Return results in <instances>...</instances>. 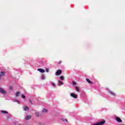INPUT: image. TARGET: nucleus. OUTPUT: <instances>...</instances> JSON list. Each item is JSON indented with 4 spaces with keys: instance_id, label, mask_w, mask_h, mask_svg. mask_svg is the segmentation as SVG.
<instances>
[{
    "instance_id": "obj_26",
    "label": "nucleus",
    "mask_w": 125,
    "mask_h": 125,
    "mask_svg": "<svg viewBox=\"0 0 125 125\" xmlns=\"http://www.w3.org/2000/svg\"><path fill=\"white\" fill-rule=\"evenodd\" d=\"M72 83H73V84L75 85V84H76V82H73Z\"/></svg>"
},
{
    "instance_id": "obj_25",
    "label": "nucleus",
    "mask_w": 125,
    "mask_h": 125,
    "mask_svg": "<svg viewBox=\"0 0 125 125\" xmlns=\"http://www.w3.org/2000/svg\"><path fill=\"white\" fill-rule=\"evenodd\" d=\"M9 89H11V90H12L13 89V87L12 86H11V87H10Z\"/></svg>"
},
{
    "instance_id": "obj_11",
    "label": "nucleus",
    "mask_w": 125,
    "mask_h": 125,
    "mask_svg": "<svg viewBox=\"0 0 125 125\" xmlns=\"http://www.w3.org/2000/svg\"><path fill=\"white\" fill-rule=\"evenodd\" d=\"M86 82H87V83H90V84H91L92 83H91V82L90 81V80H89V79H86Z\"/></svg>"
},
{
    "instance_id": "obj_5",
    "label": "nucleus",
    "mask_w": 125,
    "mask_h": 125,
    "mask_svg": "<svg viewBox=\"0 0 125 125\" xmlns=\"http://www.w3.org/2000/svg\"><path fill=\"white\" fill-rule=\"evenodd\" d=\"M116 120L117 121V122H118V123H122V122H123V121L122 120V119H121L119 117H116Z\"/></svg>"
},
{
    "instance_id": "obj_8",
    "label": "nucleus",
    "mask_w": 125,
    "mask_h": 125,
    "mask_svg": "<svg viewBox=\"0 0 125 125\" xmlns=\"http://www.w3.org/2000/svg\"><path fill=\"white\" fill-rule=\"evenodd\" d=\"M31 118H32V116L31 115H27L26 117L25 118V120H30Z\"/></svg>"
},
{
    "instance_id": "obj_9",
    "label": "nucleus",
    "mask_w": 125,
    "mask_h": 125,
    "mask_svg": "<svg viewBox=\"0 0 125 125\" xmlns=\"http://www.w3.org/2000/svg\"><path fill=\"white\" fill-rule=\"evenodd\" d=\"M4 75H5V73H4V72L2 71V72H0V80L1 79L0 77H1V76H4Z\"/></svg>"
},
{
    "instance_id": "obj_17",
    "label": "nucleus",
    "mask_w": 125,
    "mask_h": 125,
    "mask_svg": "<svg viewBox=\"0 0 125 125\" xmlns=\"http://www.w3.org/2000/svg\"><path fill=\"white\" fill-rule=\"evenodd\" d=\"M35 115L37 117H40V113L39 112H36Z\"/></svg>"
},
{
    "instance_id": "obj_27",
    "label": "nucleus",
    "mask_w": 125,
    "mask_h": 125,
    "mask_svg": "<svg viewBox=\"0 0 125 125\" xmlns=\"http://www.w3.org/2000/svg\"><path fill=\"white\" fill-rule=\"evenodd\" d=\"M65 121H66V122H67V120L65 119Z\"/></svg>"
},
{
    "instance_id": "obj_1",
    "label": "nucleus",
    "mask_w": 125,
    "mask_h": 125,
    "mask_svg": "<svg viewBox=\"0 0 125 125\" xmlns=\"http://www.w3.org/2000/svg\"><path fill=\"white\" fill-rule=\"evenodd\" d=\"M104 124H105V121H101L96 124H92V125H103Z\"/></svg>"
},
{
    "instance_id": "obj_12",
    "label": "nucleus",
    "mask_w": 125,
    "mask_h": 125,
    "mask_svg": "<svg viewBox=\"0 0 125 125\" xmlns=\"http://www.w3.org/2000/svg\"><path fill=\"white\" fill-rule=\"evenodd\" d=\"M28 110H29V107H28V106H25L24 107V111H28Z\"/></svg>"
},
{
    "instance_id": "obj_13",
    "label": "nucleus",
    "mask_w": 125,
    "mask_h": 125,
    "mask_svg": "<svg viewBox=\"0 0 125 125\" xmlns=\"http://www.w3.org/2000/svg\"><path fill=\"white\" fill-rule=\"evenodd\" d=\"M1 113H2V114H7V111H6L5 110H2Z\"/></svg>"
},
{
    "instance_id": "obj_20",
    "label": "nucleus",
    "mask_w": 125,
    "mask_h": 125,
    "mask_svg": "<svg viewBox=\"0 0 125 125\" xmlns=\"http://www.w3.org/2000/svg\"><path fill=\"white\" fill-rule=\"evenodd\" d=\"M22 98H23V99H25V98H26V96H25V95H22Z\"/></svg>"
},
{
    "instance_id": "obj_16",
    "label": "nucleus",
    "mask_w": 125,
    "mask_h": 125,
    "mask_svg": "<svg viewBox=\"0 0 125 125\" xmlns=\"http://www.w3.org/2000/svg\"><path fill=\"white\" fill-rule=\"evenodd\" d=\"M19 94H20V92H17L16 93V96H17V97H18V96H19Z\"/></svg>"
},
{
    "instance_id": "obj_18",
    "label": "nucleus",
    "mask_w": 125,
    "mask_h": 125,
    "mask_svg": "<svg viewBox=\"0 0 125 125\" xmlns=\"http://www.w3.org/2000/svg\"><path fill=\"white\" fill-rule=\"evenodd\" d=\"M51 84L53 86H54V87H55V86H56V85H55V83H54L53 82H51Z\"/></svg>"
},
{
    "instance_id": "obj_3",
    "label": "nucleus",
    "mask_w": 125,
    "mask_h": 125,
    "mask_svg": "<svg viewBox=\"0 0 125 125\" xmlns=\"http://www.w3.org/2000/svg\"><path fill=\"white\" fill-rule=\"evenodd\" d=\"M0 92H1V93L2 94H5V93H6V91L2 88H0Z\"/></svg>"
},
{
    "instance_id": "obj_23",
    "label": "nucleus",
    "mask_w": 125,
    "mask_h": 125,
    "mask_svg": "<svg viewBox=\"0 0 125 125\" xmlns=\"http://www.w3.org/2000/svg\"><path fill=\"white\" fill-rule=\"evenodd\" d=\"M29 102L30 104H33V103L32 102V101L30 99L29 100Z\"/></svg>"
},
{
    "instance_id": "obj_6",
    "label": "nucleus",
    "mask_w": 125,
    "mask_h": 125,
    "mask_svg": "<svg viewBox=\"0 0 125 125\" xmlns=\"http://www.w3.org/2000/svg\"><path fill=\"white\" fill-rule=\"evenodd\" d=\"M38 71H39V72H40V73H44L45 72L43 69H42V68L38 69Z\"/></svg>"
},
{
    "instance_id": "obj_4",
    "label": "nucleus",
    "mask_w": 125,
    "mask_h": 125,
    "mask_svg": "<svg viewBox=\"0 0 125 125\" xmlns=\"http://www.w3.org/2000/svg\"><path fill=\"white\" fill-rule=\"evenodd\" d=\"M71 97H73V98H78V96L76 95L75 93H71L70 94Z\"/></svg>"
},
{
    "instance_id": "obj_15",
    "label": "nucleus",
    "mask_w": 125,
    "mask_h": 125,
    "mask_svg": "<svg viewBox=\"0 0 125 125\" xmlns=\"http://www.w3.org/2000/svg\"><path fill=\"white\" fill-rule=\"evenodd\" d=\"M60 80H61V81H63L64 80V77L63 76H61L60 77Z\"/></svg>"
},
{
    "instance_id": "obj_22",
    "label": "nucleus",
    "mask_w": 125,
    "mask_h": 125,
    "mask_svg": "<svg viewBox=\"0 0 125 125\" xmlns=\"http://www.w3.org/2000/svg\"><path fill=\"white\" fill-rule=\"evenodd\" d=\"M110 93L112 95H115V93H114L113 92H110Z\"/></svg>"
},
{
    "instance_id": "obj_14",
    "label": "nucleus",
    "mask_w": 125,
    "mask_h": 125,
    "mask_svg": "<svg viewBox=\"0 0 125 125\" xmlns=\"http://www.w3.org/2000/svg\"><path fill=\"white\" fill-rule=\"evenodd\" d=\"M42 80H44V79H45V76L44 74L42 75Z\"/></svg>"
},
{
    "instance_id": "obj_19",
    "label": "nucleus",
    "mask_w": 125,
    "mask_h": 125,
    "mask_svg": "<svg viewBox=\"0 0 125 125\" xmlns=\"http://www.w3.org/2000/svg\"><path fill=\"white\" fill-rule=\"evenodd\" d=\"M76 91H78V92L80 91V88L78 87H76Z\"/></svg>"
},
{
    "instance_id": "obj_2",
    "label": "nucleus",
    "mask_w": 125,
    "mask_h": 125,
    "mask_svg": "<svg viewBox=\"0 0 125 125\" xmlns=\"http://www.w3.org/2000/svg\"><path fill=\"white\" fill-rule=\"evenodd\" d=\"M61 74H62V71H61L60 69H59L57 71L55 75L56 76H59L60 75H61Z\"/></svg>"
},
{
    "instance_id": "obj_7",
    "label": "nucleus",
    "mask_w": 125,
    "mask_h": 125,
    "mask_svg": "<svg viewBox=\"0 0 125 125\" xmlns=\"http://www.w3.org/2000/svg\"><path fill=\"white\" fill-rule=\"evenodd\" d=\"M58 85L60 86V85H63V84H64V83H63V82H62V81L59 80L58 81Z\"/></svg>"
},
{
    "instance_id": "obj_24",
    "label": "nucleus",
    "mask_w": 125,
    "mask_h": 125,
    "mask_svg": "<svg viewBox=\"0 0 125 125\" xmlns=\"http://www.w3.org/2000/svg\"><path fill=\"white\" fill-rule=\"evenodd\" d=\"M16 102H18V103L19 104H20V102H19V101H17V100H16Z\"/></svg>"
},
{
    "instance_id": "obj_21",
    "label": "nucleus",
    "mask_w": 125,
    "mask_h": 125,
    "mask_svg": "<svg viewBox=\"0 0 125 125\" xmlns=\"http://www.w3.org/2000/svg\"><path fill=\"white\" fill-rule=\"evenodd\" d=\"M45 71L47 73H48V72H49V69H48V68H46Z\"/></svg>"
},
{
    "instance_id": "obj_10",
    "label": "nucleus",
    "mask_w": 125,
    "mask_h": 125,
    "mask_svg": "<svg viewBox=\"0 0 125 125\" xmlns=\"http://www.w3.org/2000/svg\"><path fill=\"white\" fill-rule=\"evenodd\" d=\"M42 113H47V109H43L42 111Z\"/></svg>"
}]
</instances>
